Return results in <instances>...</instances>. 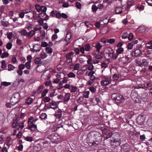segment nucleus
Segmentation results:
<instances>
[{"instance_id":"obj_1","label":"nucleus","mask_w":152,"mask_h":152,"mask_svg":"<svg viewBox=\"0 0 152 152\" xmlns=\"http://www.w3.org/2000/svg\"><path fill=\"white\" fill-rule=\"evenodd\" d=\"M112 138H113L111 140V145H114L115 147H117L121 144L120 136L117 133L113 134Z\"/></svg>"},{"instance_id":"obj_2","label":"nucleus","mask_w":152,"mask_h":152,"mask_svg":"<svg viewBox=\"0 0 152 152\" xmlns=\"http://www.w3.org/2000/svg\"><path fill=\"white\" fill-rule=\"evenodd\" d=\"M111 98L118 105L123 102L124 101V97L118 94L114 93L113 94L111 95Z\"/></svg>"},{"instance_id":"obj_3","label":"nucleus","mask_w":152,"mask_h":152,"mask_svg":"<svg viewBox=\"0 0 152 152\" xmlns=\"http://www.w3.org/2000/svg\"><path fill=\"white\" fill-rule=\"evenodd\" d=\"M20 99V95L19 93L14 94L10 99V102L12 105H14L18 103Z\"/></svg>"},{"instance_id":"obj_4","label":"nucleus","mask_w":152,"mask_h":152,"mask_svg":"<svg viewBox=\"0 0 152 152\" xmlns=\"http://www.w3.org/2000/svg\"><path fill=\"white\" fill-rule=\"evenodd\" d=\"M49 138L52 142L58 143L61 141V137L58 134L53 133L51 134Z\"/></svg>"},{"instance_id":"obj_5","label":"nucleus","mask_w":152,"mask_h":152,"mask_svg":"<svg viewBox=\"0 0 152 152\" xmlns=\"http://www.w3.org/2000/svg\"><path fill=\"white\" fill-rule=\"evenodd\" d=\"M102 79L100 83L102 86H107L111 83V78L109 76L102 75Z\"/></svg>"},{"instance_id":"obj_6","label":"nucleus","mask_w":152,"mask_h":152,"mask_svg":"<svg viewBox=\"0 0 152 152\" xmlns=\"http://www.w3.org/2000/svg\"><path fill=\"white\" fill-rule=\"evenodd\" d=\"M141 50L139 49H137L132 53V55L133 56L137 57L140 56L141 54Z\"/></svg>"},{"instance_id":"obj_7","label":"nucleus","mask_w":152,"mask_h":152,"mask_svg":"<svg viewBox=\"0 0 152 152\" xmlns=\"http://www.w3.org/2000/svg\"><path fill=\"white\" fill-rule=\"evenodd\" d=\"M44 16H45V17L44 18V20H47L49 19V16L47 15L45 12H42L39 13V18H40L41 19H42Z\"/></svg>"},{"instance_id":"obj_8","label":"nucleus","mask_w":152,"mask_h":152,"mask_svg":"<svg viewBox=\"0 0 152 152\" xmlns=\"http://www.w3.org/2000/svg\"><path fill=\"white\" fill-rule=\"evenodd\" d=\"M74 53L73 52H71L66 55V57L67 60V62L68 63H70L72 62V59L71 56H72L74 55Z\"/></svg>"},{"instance_id":"obj_9","label":"nucleus","mask_w":152,"mask_h":152,"mask_svg":"<svg viewBox=\"0 0 152 152\" xmlns=\"http://www.w3.org/2000/svg\"><path fill=\"white\" fill-rule=\"evenodd\" d=\"M143 115L138 116L137 118V121L140 124H143L144 122V119L143 118Z\"/></svg>"},{"instance_id":"obj_10","label":"nucleus","mask_w":152,"mask_h":152,"mask_svg":"<svg viewBox=\"0 0 152 152\" xmlns=\"http://www.w3.org/2000/svg\"><path fill=\"white\" fill-rule=\"evenodd\" d=\"M50 106H51L52 107L54 108V109H53L54 110H56L58 107L57 102L53 101H52L51 102H50Z\"/></svg>"},{"instance_id":"obj_11","label":"nucleus","mask_w":152,"mask_h":152,"mask_svg":"<svg viewBox=\"0 0 152 152\" xmlns=\"http://www.w3.org/2000/svg\"><path fill=\"white\" fill-rule=\"evenodd\" d=\"M113 134L110 132L106 131L105 132V134H103L104 137L106 139H107L110 137H112Z\"/></svg>"},{"instance_id":"obj_12","label":"nucleus","mask_w":152,"mask_h":152,"mask_svg":"<svg viewBox=\"0 0 152 152\" xmlns=\"http://www.w3.org/2000/svg\"><path fill=\"white\" fill-rule=\"evenodd\" d=\"M123 8L121 7H117L116 8L115 12L117 14H121L122 13Z\"/></svg>"},{"instance_id":"obj_13","label":"nucleus","mask_w":152,"mask_h":152,"mask_svg":"<svg viewBox=\"0 0 152 152\" xmlns=\"http://www.w3.org/2000/svg\"><path fill=\"white\" fill-rule=\"evenodd\" d=\"M88 145L90 146H94L97 147L99 145V143L98 141H93L92 142H89Z\"/></svg>"},{"instance_id":"obj_14","label":"nucleus","mask_w":152,"mask_h":152,"mask_svg":"<svg viewBox=\"0 0 152 152\" xmlns=\"http://www.w3.org/2000/svg\"><path fill=\"white\" fill-rule=\"evenodd\" d=\"M70 94L69 93L66 94L64 99V102H66L69 101L70 97Z\"/></svg>"},{"instance_id":"obj_15","label":"nucleus","mask_w":152,"mask_h":152,"mask_svg":"<svg viewBox=\"0 0 152 152\" xmlns=\"http://www.w3.org/2000/svg\"><path fill=\"white\" fill-rule=\"evenodd\" d=\"M35 34V32H34V31L33 30H31L29 32H28L27 37L28 39H30Z\"/></svg>"},{"instance_id":"obj_16","label":"nucleus","mask_w":152,"mask_h":152,"mask_svg":"<svg viewBox=\"0 0 152 152\" xmlns=\"http://www.w3.org/2000/svg\"><path fill=\"white\" fill-rule=\"evenodd\" d=\"M12 127L13 128H16L17 130L19 129L18 126V123L17 121H14L12 124Z\"/></svg>"},{"instance_id":"obj_17","label":"nucleus","mask_w":152,"mask_h":152,"mask_svg":"<svg viewBox=\"0 0 152 152\" xmlns=\"http://www.w3.org/2000/svg\"><path fill=\"white\" fill-rule=\"evenodd\" d=\"M102 46L99 43H98L95 46L96 49V51L99 52L100 49L102 48Z\"/></svg>"},{"instance_id":"obj_18","label":"nucleus","mask_w":152,"mask_h":152,"mask_svg":"<svg viewBox=\"0 0 152 152\" xmlns=\"http://www.w3.org/2000/svg\"><path fill=\"white\" fill-rule=\"evenodd\" d=\"M33 101V99L31 98L30 97L27 98L26 99L25 102L26 104L29 105L31 104Z\"/></svg>"},{"instance_id":"obj_19","label":"nucleus","mask_w":152,"mask_h":152,"mask_svg":"<svg viewBox=\"0 0 152 152\" xmlns=\"http://www.w3.org/2000/svg\"><path fill=\"white\" fill-rule=\"evenodd\" d=\"M34 121V117H30L28 119V125H30L31 124H33Z\"/></svg>"},{"instance_id":"obj_20","label":"nucleus","mask_w":152,"mask_h":152,"mask_svg":"<svg viewBox=\"0 0 152 152\" xmlns=\"http://www.w3.org/2000/svg\"><path fill=\"white\" fill-rule=\"evenodd\" d=\"M111 54H112V58L114 60L118 58V55L116 53H110L109 56H110Z\"/></svg>"},{"instance_id":"obj_21","label":"nucleus","mask_w":152,"mask_h":152,"mask_svg":"<svg viewBox=\"0 0 152 152\" xmlns=\"http://www.w3.org/2000/svg\"><path fill=\"white\" fill-rule=\"evenodd\" d=\"M27 34L28 32L25 29H22L20 31V34L22 36L27 37Z\"/></svg>"},{"instance_id":"obj_22","label":"nucleus","mask_w":152,"mask_h":152,"mask_svg":"<svg viewBox=\"0 0 152 152\" xmlns=\"http://www.w3.org/2000/svg\"><path fill=\"white\" fill-rule=\"evenodd\" d=\"M41 27L40 25H37L34 28L33 31H34V32L38 31H39L41 29Z\"/></svg>"},{"instance_id":"obj_23","label":"nucleus","mask_w":152,"mask_h":152,"mask_svg":"<svg viewBox=\"0 0 152 152\" xmlns=\"http://www.w3.org/2000/svg\"><path fill=\"white\" fill-rule=\"evenodd\" d=\"M91 48V46L90 44L87 43L85 45V49L86 51H88Z\"/></svg>"},{"instance_id":"obj_24","label":"nucleus","mask_w":152,"mask_h":152,"mask_svg":"<svg viewBox=\"0 0 152 152\" xmlns=\"http://www.w3.org/2000/svg\"><path fill=\"white\" fill-rule=\"evenodd\" d=\"M130 146L127 145H124L123 147V150L124 152H128L129 151Z\"/></svg>"},{"instance_id":"obj_25","label":"nucleus","mask_w":152,"mask_h":152,"mask_svg":"<svg viewBox=\"0 0 152 152\" xmlns=\"http://www.w3.org/2000/svg\"><path fill=\"white\" fill-rule=\"evenodd\" d=\"M67 82V78L66 77H64L63 80L59 83L60 85H62L63 83H66Z\"/></svg>"},{"instance_id":"obj_26","label":"nucleus","mask_w":152,"mask_h":152,"mask_svg":"<svg viewBox=\"0 0 152 152\" xmlns=\"http://www.w3.org/2000/svg\"><path fill=\"white\" fill-rule=\"evenodd\" d=\"M39 118L42 119H45L47 118V115L45 113H42L40 115Z\"/></svg>"},{"instance_id":"obj_27","label":"nucleus","mask_w":152,"mask_h":152,"mask_svg":"<svg viewBox=\"0 0 152 152\" xmlns=\"http://www.w3.org/2000/svg\"><path fill=\"white\" fill-rule=\"evenodd\" d=\"M137 29L141 33H143L145 31V28L143 26H140Z\"/></svg>"},{"instance_id":"obj_28","label":"nucleus","mask_w":152,"mask_h":152,"mask_svg":"<svg viewBox=\"0 0 152 152\" xmlns=\"http://www.w3.org/2000/svg\"><path fill=\"white\" fill-rule=\"evenodd\" d=\"M145 82L144 83H141V84L139 85L137 87H136V88L137 89L138 88H143V89H145L146 88L145 87Z\"/></svg>"},{"instance_id":"obj_29","label":"nucleus","mask_w":152,"mask_h":152,"mask_svg":"<svg viewBox=\"0 0 152 152\" xmlns=\"http://www.w3.org/2000/svg\"><path fill=\"white\" fill-rule=\"evenodd\" d=\"M51 108L52 109H54V108L52 107L51 106H50V103L48 104H45V105L44 109L46 110L49 109H50Z\"/></svg>"},{"instance_id":"obj_30","label":"nucleus","mask_w":152,"mask_h":152,"mask_svg":"<svg viewBox=\"0 0 152 152\" xmlns=\"http://www.w3.org/2000/svg\"><path fill=\"white\" fill-rule=\"evenodd\" d=\"M44 88V86L43 85H40L39 86L37 90V93L38 94L40 93L42 91Z\"/></svg>"},{"instance_id":"obj_31","label":"nucleus","mask_w":152,"mask_h":152,"mask_svg":"<svg viewBox=\"0 0 152 152\" xmlns=\"http://www.w3.org/2000/svg\"><path fill=\"white\" fill-rule=\"evenodd\" d=\"M41 36L40 37L41 39V40H42L45 38V33L44 31H41L40 32Z\"/></svg>"},{"instance_id":"obj_32","label":"nucleus","mask_w":152,"mask_h":152,"mask_svg":"<svg viewBox=\"0 0 152 152\" xmlns=\"http://www.w3.org/2000/svg\"><path fill=\"white\" fill-rule=\"evenodd\" d=\"M146 88L151 87L152 85V83L150 81H148L145 82Z\"/></svg>"},{"instance_id":"obj_33","label":"nucleus","mask_w":152,"mask_h":152,"mask_svg":"<svg viewBox=\"0 0 152 152\" xmlns=\"http://www.w3.org/2000/svg\"><path fill=\"white\" fill-rule=\"evenodd\" d=\"M61 14L58 11H56L55 13L56 17L58 19H60L61 18Z\"/></svg>"},{"instance_id":"obj_34","label":"nucleus","mask_w":152,"mask_h":152,"mask_svg":"<svg viewBox=\"0 0 152 152\" xmlns=\"http://www.w3.org/2000/svg\"><path fill=\"white\" fill-rule=\"evenodd\" d=\"M6 65L5 63V61L3 60L1 61V68L2 69H4L6 68Z\"/></svg>"},{"instance_id":"obj_35","label":"nucleus","mask_w":152,"mask_h":152,"mask_svg":"<svg viewBox=\"0 0 152 152\" xmlns=\"http://www.w3.org/2000/svg\"><path fill=\"white\" fill-rule=\"evenodd\" d=\"M9 55V53L7 52L3 53L1 55V58H4L5 57H7Z\"/></svg>"},{"instance_id":"obj_36","label":"nucleus","mask_w":152,"mask_h":152,"mask_svg":"<svg viewBox=\"0 0 152 152\" xmlns=\"http://www.w3.org/2000/svg\"><path fill=\"white\" fill-rule=\"evenodd\" d=\"M31 62L29 61H27L25 63V66L27 69H30L31 67Z\"/></svg>"},{"instance_id":"obj_37","label":"nucleus","mask_w":152,"mask_h":152,"mask_svg":"<svg viewBox=\"0 0 152 152\" xmlns=\"http://www.w3.org/2000/svg\"><path fill=\"white\" fill-rule=\"evenodd\" d=\"M41 59L40 58L37 57L34 60V62L36 64H39L41 61Z\"/></svg>"},{"instance_id":"obj_38","label":"nucleus","mask_w":152,"mask_h":152,"mask_svg":"<svg viewBox=\"0 0 152 152\" xmlns=\"http://www.w3.org/2000/svg\"><path fill=\"white\" fill-rule=\"evenodd\" d=\"M124 51V49L122 48H119L116 50V53L118 54H121Z\"/></svg>"},{"instance_id":"obj_39","label":"nucleus","mask_w":152,"mask_h":152,"mask_svg":"<svg viewBox=\"0 0 152 152\" xmlns=\"http://www.w3.org/2000/svg\"><path fill=\"white\" fill-rule=\"evenodd\" d=\"M68 77L69 78L75 77V75L73 72H70L67 74Z\"/></svg>"},{"instance_id":"obj_40","label":"nucleus","mask_w":152,"mask_h":152,"mask_svg":"<svg viewBox=\"0 0 152 152\" xmlns=\"http://www.w3.org/2000/svg\"><path fill=\"white\" fill-rule=\"evenodd\" d=\"M25 80L24 79L21 78L19 80L18 79H16L15 81V83L17 85H18L20 84V82H24Z\"/></svg>"},{"instance_id":"obj_41","label":"nucleus","mask_w":152,"mask_h":152,"mask_svg":"<svg viewBox=\"0 0 152 152\" xmlns=\"http://www.w3.org/2000/svg\"><path fill=\"white\" fill-rule=\"evenodd\" d=\"M96 58L97 59H101L103 58V56L102 55V54L99 52H98L97 54L95 56Z\"/></svg>"},{"instance_id":"obj_42","label":"nucleus","mask_w":152,"mask_h":152,"mask_svg":"<svg viewBox=\"0 0 152 152\" xmlns=\"http://www.w3.org/2000/svg\"><path fill=\"white\" fill-rule=\"evenodd\" d=\"M11 84L10 82H3L1 83V85L4 86H9Z\"/></svg>"},{"instance_id":"obj_43","label":"nucleus","mask_w":152,"mask_h":152,"mask_svg":"<svg viewBox=\"0 0 152 152\" xmlns=\"http://www.w3.org/2000/svg\"><path fill=\"white\" fill-rule=\"evenodd\" d=\"M142 65H143L144 66H146L148 64L147 60L145 59H143L142 60Z\"/></svg>"},{"instance_id":"obj_44","label":"nucleus","mask_w":152,"mask_h":152,"mask_svg":"<svg viewBox=\"0 0 152 152\" xmlns=\"http://www.w3.org/2000/svg\"><path fill=\"white\" fill-rule=\"evenodd\" d=\"M109 62L108 63H106L104 62H103L101 64V67L102 68L104 67L105 68L108 67L107 64H109Z\"/></svg>"},{"instance_id":"obj_45","label":"nucleus","mask_w":152,"mask_h":152,"mask_svg":"<svg viewBox=\"0 0 152 152\" xmlns=\"http://www.w3.org/2000/svg\"><path fill=\"white\" fill-rule=\"evenodd\" d=\"M15 68V67L11 64H9L8 65V70L9 71H10L13 70Z\"/></svg>"},{"instance_id":"obj_46","label":"nucleus","mask_w":152,"mask_h":152,"mask_svg":"<svg viewBox=\"0 0 152 152\" xmlns=\"http://www.w3.org/2000/svg\"><path fill=\"white\" fill-rule=\"evenodd\" d=\"M89 94V91H87L84 92V94L83 95V97L88 98V95Z\"/></svg>"},{"instance_id":"obj_47","label":"nucleus","mask_w":152,"mask_h":152,"mask_svg":"<svg viewBox=\"0 0 152 152\" xmlns=\"http://www.w3.org/2000/svg\"><path fill=\"white\" fill-rule=\"evenodd\" d=\"M135 61L138 66H140L141 67L142 66V62H141L140 61L137 60H135Z\"/></svg>"},{"instance_id":"obj_48","label":"nucleus","mask_w":152,"mask_h":152,"mask_svg":"<svg viewBox=\"0 0 152 152\" xmlns=\"http://www.w3.org/2000/svg\"><path fill=\"white\" fill-rule=\"evenodd\" d=\"M91 9H92V11L93 12H95L96 11H97V10H98V8L96 6V5L94 4H93L92 5Z\"/></svg>"},{"instance_id":"obj_49","label":"nucleus","mask_w":152,"mask_h":152,"mask_svg":"<svg viewBox=\"0 0 152 152\" xmlns=\"http://www.w3.org/2000/svg\"><path fill=\"white\" fill-rule=\"evenodd\" d=\"M47 9V7L45 6H41V8L40 10H41V11L43 12H45Z\"/></svg>"},{"instance_id":"obj_50","label":"nucleus","mask_w":152,"mask_h":152,"mask_svg":"<svg viewBox=\"0 0 152 152\" xmlns=\"http://www.w3.org/2000/svg\"><path fill=\"white\" fill-rule=\"evenodd\" d=\"M46 51L49 54L51 53L52 52L51 48L50 47H47L46 48Z\"/></svg>"},{"instance_id":"obj_51","label":"nucleus","mask_w":152,"mask_h":152,"mask_svg":"<svg viewBox=\"0 0 152 152\" xmlns=\"http://www.w3.org/2000/svg\"><path fill=\"white\" fill-rule=\"evenodd\" d=\"M128 34L127 32H125L123 33L122 35V37L123 39H126L128 38Z\"/></svg>"},{"instance_id":"obj_52","label":"nucleus","mask_w":152,"mask_h":152,"mask_svg":"<svg viewBox=\"0 0 152 152\" xmlns=\"http://www.w3.org/2000/svg\"><path fill=\"white\" fill-rule=\"evenodd\" d=\"M7 34V38L9 39H11L12 37L13 34L12 32H9Z\"/></svg>"},{"instance_id":"obj_53","label":"nucleus","mask_w":152,"mask_h":152,"mask_svg":"<svg viewBox=\"0 0 152 152\" xmlns=\"http://www.w3.org/2000/svg\"><path fill=\"white\" fill-rule=\"evenodd\" d=\"M122 58L125 59V63L129 62H130V61L129 60L130 58V56L129 57L126 56L125 57L123 58Z\"/></svg>"},{"instance_id":"obj_54","label":"nucleus","mask_w":152,"mask_h":152,"mask_svg":"<svg viewBox=\"0 0 152 152\" xmlns=\"http://www.w3.org/2000/svg\"><path fill=\"white\" fill-rule=\"evenodd\" d=\"M25 140L29 142H31L33 141V138L31 137H27L25 138Z\"/></svg>"},{"instance_id":"obj_55","label":"nucleus","mask_w":152,"mask_h":152,"mask_svg":"<svg viewBox=\"0 0 152 152\" xmlns=\"http://www.w3.org/2000/svg\"><path fill=\"white\" fill-rule=\"evenodd\" d=\"M48 91L47 89H45L43 91L42 94V97H44L46 95L47 93H48Z\"/></svg>"},{"instance_id":"obj_56","label":"nucleus","mask_w":152,"mask_h":152,"mask_svg":"<svg viewBox=\"0 0 152 152\" xmlns=\"http://www.w3.org/2000/svg\"><path fill=\"white\" fill-rule=\"evenodd\" d=\"M50 97H46L44 98L43 101L45 102H48L50 101Z\"/></svg>"},{"instance_id":"obj_57","label":"nucleus","mask_w":152,"mask_h":152,"mask_svg":"<svg viewBox=\"0 0 152 152\" xmlns=\"http://www.w3.org/2000/svg\"><path fill=\"white\" fill-rule=\"evenodd\" d=\"M76 7L77 9H80L81 8V4L80 3L77 2L76 3Z\"/></svg>"},{"instance_id":"obj_58","label":"nucleus","mask_w":152,"mask_h":152,"mask_svg":"<svg viewBox=\"0 0 152 152\" xmlns=\"http://www.w3.org/2000/svg\"><path fill=\"white\" fill-rule=\"evenodd\" d=\"M133 44L132 43H129L127 45V48L128 49H132L133 48Z\"/></svg>"},{"instance_id":"obj_59","label":"nucleus","mask_w":152,"mask_h":152,"mask_svg":"<svg viewBox=\"0 0 152 152\" xmlns=\"http://www.w3.org/2000/svg\"><path fill=\"white\" fill-rule=\"evenodd\" d=\"M107 42L111 44L114 43L115 42V40L112 38H111L107 40Z\"/></svg>"},{"instance_id":"obj_60","label":"nucleus","mask_w":152,"mask_h":152,"mask_svg":"<svg viewBox=\"0 0 152 152\" xmlns=\"http://www.w3.org/2000/svg\"><path fill=\"white\" fill-rule=\"evenodd\" d=\"M12 46V44L11 43H8L6 45V47L8 50L10 49Z\"/></svg>"},{"instance_id":"obj_61","label":"nucleus","mask_w":152,"mask_h":152,"mask_svg":"<svg viewBox=\"0 0 152 152\" xmlns=\"http://www.w3.org/2000/svg\"><path fill=\"white\" fill-rule=\"evenodd\" d=\"M26 28L28 30L32 29L33 28L32 25L31 24L28 23L26 27Z\"/></svg>"},{"instance_id":"obj_62","label":"nucleus","mask_w":152,"mask_h":152,"mask_svg":"<svg viewBox=\"0 0 152 152\" xmlns=\"http://www.w3.org/2000/svg\"><path fill=\"white\" fill-rule=\"evenodd\" d=\"M62 114L61 113H56L55 115V117L57 118L60 119L62 117Z\"/></svg>"},{"instance_id":"obj_63","label":"nucleus","mask_w":152,"mask_h":152,"mask_svg":"<svg viewBox=\"0 0 152 152\" xmlns=\"http://www.w3.org/2000/svg\"><path fill=\"white\" fill-rule=\"evenodd\" d=\"M119 77V76L116 74H114L113 77V78L115 80H117L118 79Z\"/></svg>"},{"instance_id":"obj_64","label":"nucleus","mask_w":152,"mask_h":152,"mask_svg":"<svg viewBox=\"0 0 152 152\" xmlns=\"http://www.w3.org/2000/svg\"><path fill=\"white\" fill-rule=\"evenodd\" d=\"M133 37V35L132 33H130L128 36V38L129 40H131Z\"/></svg>"}]
</instances>
